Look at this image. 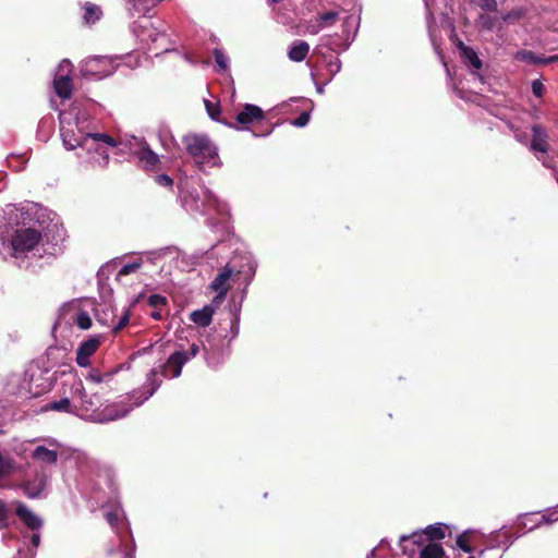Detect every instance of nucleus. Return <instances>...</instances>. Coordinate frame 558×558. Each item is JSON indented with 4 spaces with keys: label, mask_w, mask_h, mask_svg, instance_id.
<instances>
[{
    "label": "nucleus",
    "mask_w": 558,
    "mask_h": 558,
    "mask_svg": "<svg viewBox=\"0 0 558 558\" xmlns=\"http://www.w3.org/2000/svg\"><path fill=\"white\" fill-rule=\"evenodd\" d=\"M186 153L193 158L199 170L221 165L218 148L206 134L191 133L182 137Z\"/></svg>",
    "instance_id": "1"
},
{
    "label": "nucleus",
    "mask_w": 558,
    "mask_h": 558,
    "mask_svg": "<svg viewBox=\"0 0 558 558\" xmlns=\"http://www.w3.org/2000/svg\"><path fill=\"white\" fill-rule=\"evenodd\" d=\"M61 136L64 146L68 149H75L76 147H83L87 150L95 149V151L101 155V159L104 165H107L109 161V156L107 151L102 150L101 153L98 142H104L109 146H117V142L110 135L105 133H83L81 130L72 126L61 128Z\"/></svg>",
    "instance_id": "2"
},
{
    "label": "nucleus",
    "mask_w": 558,
    "mask_h": 558,
    "mask_svg": "<svg viewBox=\"0 0 558 558\" xmlns=\"http://www.w3.org/2000/svg\"><path fill=\"white\" fill-rule=\"evenodd\" d=\"M71 389L73 398L80 400V405H76V414L89 418H97V411L102 404L98 392L88 396L81 379L74 380Z\"/></svg>",
    "instance_id": "3"
},
{
    "label": "nucleus",
    "mask_w": 558,
    "mask_h": 558,
    "mask_svg": "<svg viewBox=\"0 0 558 558\" xmlns=\"http://www.w3.org/2000/svg\"><path fill=\"white\" fill-rule=\"evenodd\" d=\"M40 231L33 228L17 229L11 239L13 256L20 257L21 254L29 252L40 242Z\"/></svg>",
    "instance_id": "4"
},
{
    "label": "nucleus",
    "mask_w": 558,
    "mask_h": 558,
    "mask_svg": "<svg viewBox=\"0 0 558 558\" xmlns=\"http://www.w3.org/2000/svg\"><path fill=\"white\" fill-rule=\"evenodd\" d=\"M81 72L83 76H107L111 73L110 61L107 57H89L84 60Z\"/></svg>",
    "instance_id": "5"
},
{
    "label": "nucleus",
    "mask_w": 558,
    "mask_h": 558,
    "mask_svg": "<svg viewBox=\"0 0 558 558\" xmlns=\"http://www.w3.org/2000/svg\"><path fill=\"white\" fill-rule=\"evenodd\" d=\"M101 344V337L94 336L81 342L76 350V364L81 367L90 365V356H93Z\"/></svg>",
    "instance_id": "6"
},
{
    "label": "nucleus",
    "mask_w": 558,
    "mask_h": 558,
    "mask_svg": "<svg viewBox=\"0 0 558 558\" xmlns=\"http://www.w3.org/2000/svg\"><path fill=\"white\" fill-rule=\"evenodd\" d=\"M187 361L189 356L183 351H175L168 357L166 364L163 365V375L171 376L172 378L179 377L181 375L183 365Z\"/></svg>",
    "instance_id": "7"
},
{
    "label": "nucleus",
    "mask_w": 558,
    "mask_h": 558,
    "mask_svg": "<svg viewBox=\"0 0 558 558\" xmlns=\"http://www.w3.org/2000/svg\"><path fill=\"white\" fill-rule=\"evenodd\" d=\"M264 119H265V113L262 110V108H259L256 105H252V104L244 105L242 111H240L235 116L236 123H239L243 126H246L254 122L263 121Z\"/></svg>",
    "instance_id": "8"
},
{
    "label": "nucleus",
    "mask_w": 558,
    "mask_h": 558,
    "mask_svg": "<svg viewBox=\"0 0 558 558\" xmlns=\"http://www.w3.org/2000/svg\"><path fill=\"white\" fill-rule=\"evenodd\" d=\"M233 274V269L229 267V265L225 266L223 269L216 276V278L210 283V289L218 292L216 299H225L230 284L228 283L229 279Z\"/></svg>",
    "instance_id": "9"
},
{
    "label": "nucleus",
    "mask_w": 558,
    "mask_h": 558,
    "mask_svg": "<svg viewBox=\"0 0 558 558\" xmlns=\"http://www.w3.org/2000/svg\"><path fill=\"white\" fill-rule=\"evenodd\" d=\"M15 513L21 521L33 531L39 530L43 525V520L33 513L23 502H17Z\"/></svg>",
    "instance_id": "10"
},
{
    "label": "nucleus",
    "mask_w": 558,
    "mask_h": 558,
    "mask_svg": "<svg viewBox=\"0 0 558 558\" xmlns=\"http://www.w3.org/2000/svg\"><path fill=\"white\" fill-rule=\"evenodd\" d=\"M531 148L541 153L548 150L547 134L539 124L532 126Z\"/></svg>",
    "instance_id": "11"
},
{
    "label": "nucleus",
    "mask_w": 558,
    "mask_h": 558,
    "mask_svg": "<svg viewBox=\"0 0 558 558\" xmlns=\"http://www.w3.org/2000/svg\"><path fill=\"white\" fill-rule=\"evenodd\" d=\"M310 52V45L305 40H294L288 51V57L293 62H302Z\"/></svg>",
    "instance_id": "12"
},
{
    "label": "nucleus",
    "mask_w": 558,
    "mask_h": 558,
    "mask_svg": "<svg viewBox=\"0 0 558 558\" xmlns=\"http://www.w3.org/2000/svg\"><path fill=\"white\" fill-rule=\"evenodd\" d=\"M215 311L210 305L204 306L191 313L190 319L199 327H207L211 324Z\"/></svg>",
    "instance_id": "13"
},
{
    "label": "nucleus",
    "mask_w": 558,
    "mask_h": 558,
    "mask_svg": "<svg viewBox=\"0 0 558 558\" xmlns=\"http://www.w3.org/2000/svg\"><path fill=\"white\" fill-rule=\"evenodd\" d=\"M449 526L445 523H435L426 526L424 533L428 543H437L447 536Z\"/></svg>",
    "instance_id": "14"
},
{
    "label": "nucleus",
    "mask_w": 558,
    "mask_h": 558,
    "mask_svg": "<svg viewBox=\"0 0 558 558\" xmlns=\"http://www.w3.org/2000/svg\"><path fill=\"white\" fill-rule=\"evenodd\" d=\"M56 94L62 99H69L72 96V81L68 75H62L53 81Z\"/></svg>",
    "instance_id": "15"
},
{
    "label": "nucleus",
    "mask_w": 558,
    "mask_h": 558,
    "mask_svg": "<svg viewBox=\"0 0 558 558\" xmlns=\"http://www.w3.org/2000/svg\"><path fill=\"white\" fill-rule=\"evenodd\" d=\"M137 157L146 170H154L160 163L159 156L149 147H143L137 151Z\"/></svg>",
    "instance_id": "16"
},
{
    "label": "nucleus",
    "mask_w": 558,
    "mask_h": 558,
    "mask_svg": "<svg viewBox=\"0 0 558 558\" xmlns=\"http://www.w3.org/2000/svg\"><path fill=\"white\" fill-rule=\"evenodd\" d=\"M33 458L46 464H56L58 461V452L56 450L48 449L45 446H38L33 451Z\"/></svg>",
    "instance_id": "17"
},
{
    "label": "nucleus",
    "mask_w": 558,
    "mask_h": 558,
    "mask_svg": "<svg viewBox=\"0 0 558 558\" xmlns=\"http://www.w3.org/2000/svg\"><path fill=\"white\" fill-rule=\"evenodd\" d=\"M46 410L65 412L70 414H76V405L72 404L71 400L65 397L58 401H51L46 407Z\"/></svg>",
    "instance_id": "18"
},
{
    "label": "nucleus",
    "mask_w": 558,
    "mask_h": 558,
    "mask_svg": "<svg viewBox=\"0 0 558 558\" xmlns=\"http://www.w3.org/2000/svg\"><path fill=\"white\" fill-rule=\"evenodd\" d=\"M420 558H445V549L439 543H427L420 549Z\"/></svg>",
    "instance_id": "19"
},
{
    "label": "nucleus",
    "mask_w": 558,
    "mask_h": 558,
    "mask_svg": "<svg viewBox=\"0 0 558 558\" xmlns=\"http://www.w3.org/2000/svg\"><path fill=\"white\" fill-rule=\"evenodd\" d=\"M458 48L461 51L462 57L468 60V62L474 68V69H481L482 68V61L478 58L477 53L474 51L473 48L465 46L461 40L458 43Z\"/></svg>",
    "instance_id": "20"
},
{
    "label": "nucleus",
    "mask_w": 558,
    "mask_h": 558,
    "mask_svg": "<svg viewBox=\"0 0 558 558\" xmlns=\"http://www.w3.org/2000/svg\"><path fill=\"white\" fill-rule=\"evenodd\" d=\"M101 15H102V11H101L100 7H98L92 2L85 3L83 19L86 24L90 25V24L96 23L97 21L100 20Z\"/></svg>",
    "instance_id": "21"
},
{
    "label": "nucleus",
    "mask_w": 558,
    "mask_h": 558,
    "mask_svg": "<svg viewBox=\"0 0 558 558\" xmlns=\"http://www.w3.org/2000/svg\"><path fill=\"white\" fill-rule=\"evenodd\" d=\"M44 481H28L23 484V492L24 494L29 498H36L38 497L41 492L44 490Z\"/></svg>",
    "instance_id": "22"
},
{
    "label": "nucleus",
    "mask_w": 558,
    "mask_h": 558,
    "mask_svg": "<svg viewBox=\"0 0 558 558\" xmlns=\"http://www.w3.org/2000/svg\"><path fill=\"white\" fill-rule=\"evenodd\" d=\"M515 59L519 61L526 62L529 64L544 65V58L537 56L531 50H521L515 54Z\"/></svg>",
    "instance_id": "23"
},
{
    "label": "nucleus",
    "mask_w": 558,
    "mask_h": 558,
    "mask_svg": "<svg viewBox=\"0 0 558 558\" xmlns=\"http://www.w3.org/2000/svg\"><path fill=\"white\" fill-rule=\"evenodd\" d=\"M339 20L338 11H327L319 13L317 16L318 26L324 28L328 26H332Z\"/></svg>",
    "instance_id": "24"
},
{
    "label": "nucleus",
    "mask_w": 558,
    "mask_h": 558,
    "mask_svg": "<svg viewBox=\"0 0 558 558\" xmlns=\"http://www.w3.org/2000/svg\"><path fill=\"white\" fill-rule=\"evenodd\" d=\"M472 536H473L472 531L462 532L456 538L457 546L464 553H472L473 551V547L471 546Z\"/></svg>",
    "instance_id": "25"
},
{
    "label": "nucleus",
    "mask_w": 558,
    "mask_h": 558,
    "mask_svg": "<svg viewBox=\"0 0 558 558\" xmlns=\"http://www.w3.org/2000/svg\"><path fill=\"white\" fill-rule=\"evenodd\" d=\"M111 378H112V373H110V372L101 373L97 368H92L89 371L88 375L86 376V379L94 384H102V383L107 384L111 380Z\"/></svg>",
    "instance_id": "26"
},
{
    "label": "nucleus",
    "mask_w": 558,
    "mask_h": 558,
    "mask_svg": "<svg viewBox=\"0 0 558 558\" xmlns=\"http://www.w3.org/2000/svg\"><path fill=\"white\" fill-rule=\"evenodd\" d=\"M408 541H411L414 545H417L421 548L428 543V541L426 539L424 530H422L421 532H414L409 536H402L400 538L401 543H404Z\"/></svg>",
    "instance_id": "27"
},
{
    "label": "nucleus",
    "mask_w": 558,
    "mask_h": 558,
    "mask_svg": "<svg viewBox=\"0 0 558 558\" xmlns=\"http://www.w3.org/2000/svg\"><path fill=\"white\" fill-rule=\"evenodd\" d=\"M147 304L155 310H161L168 304V300L163 295L151 294L148 296Z\"/></svg>",
    "instance_id": "28"
},
{
    "label": "nucleus",
    "mask_w": 558,
    "mask_h": 558,
    "mask_svg": "<svg viewBox=\"0 0 558 558\" xmlns=\"http://www.w3.org/2000/svg\"><path fill=\"white\" fill-rule=\"evenodd\" d=\"M75 324L81 329H89L92 327V318L87 312H80L75 318Z\"/></svg>",
    "instance_id": "29"
},
{
    "label": "nucleus",
    "mask_w": 558,
    "mask_h": 558,
    "mask_svg": "<svg viewBox=\"0 0 558 558\" xmlns=\"http://www.w3.org/2000/svg\"><path fill=\"white\" fill-rule=\"evenodd\" d=\"M310 119H311V111L305 110L296 119L292 120L291 124L296 128H303L310 122Z\"/></svg>",
    "instance_id": "30"
},
{
    "label": "nucleus",
    "mask_w": 558,
    "mask_h": 558,
    "mask_svg": "<svg viewBox=\"0 0 558 558\" xmlns=\"http://www.w3.org/2000/svg\"><path fill=\"white\" fill-rule=\"evenodd\" d=\"M341 69V62L338 57L330 54V59L327 63V70L331 75L337 74Z\"/></svg>",
    "instance_id": "31"
},
{
    "label": "nucleus",
    "mask_w": 558,
    "mask_h": 558,
    "mask_svg": "<svg viewBox=\"0 0 558 558\" xmlns=\"http://www.w3.org/2000/svg\"><path fill=\"white\" fill-rule=\"evenodd\" d=\"M205 106H206L208 116L211 119L219 121L218 116L220 114V106L218 104H214L209 100H205Z\"/></svg>",
    "instance_id": "32"
},
{
    "label": "nucleus",
    "mask_w": 558,
    "mask_h": 558,
    "mask_svg": "<svg viewBox=\"0 0 558 558\" xmlns=\"http://www.w3.org/2000/svg\"><path fill=\"white\" fill-rule=\"evenodd\" d=\"M130 316H131V311H130V308H128L121 315V317L119 318V322L117 323V325L113 327V331L118 332V331L122 330L125 326H128V324L130 322Z\"/></svg>",
    "instance_id": "33"
},
{
    "label": "nucleus",
    "mask_w": 558,
    "mask_h": 558,
    "mask_svg": "<svg viewBox=\"0 0 558 558\" xmlns=\"http://www.w3.org/2000/svg\"><path fill=\"white\" fill-rule=\"evenodd\" d=\"M214 57H215V61L219 65V68L221 70H226L228 64H227V57L225 56V53L220 49L216 48L214 50Z\"/></svg>",
    "instance_id": "34"
},
{
    "label": "nucleus",
    "mask_w": 558,
    "mask_h": 558,
    "mask_svg": "<svg viewBox=\"0 0 558 558\" xmlns=\"http://www.w3.org/2000/svg\"><path fill=\"white\" fill-rule=\"evenodd\" d=\"M141 267L140 263H130L121 267V269L118 272V276H128L134 271H136Z\"/></svg>",
    "instance_id": "35"
},
{
    "label": "nucleus",
    "mask_w": 558,
    "mask_h": 558,
    "mask_svg": "<svg viewBox=\"0 0 558 558\" xmlns=\"http://www.w3.org/2000/svg\"><path fill=\"white\" fill-rule=\"evenodd\" d=\"M155 182L158 185L165 186V187H172L173 180L168 174H158L155 178Z\"/></svg>",
    "instance_id": "36"
},
{
    "label": "nucleus",
    "mask_w": 558,
    "mask_h": 558,
    "mask_svg": "<svg viewBox=\"0 0 558 558\" xmlns=\"http://www.w3.org/2000/svg\"><path fill=\"white\" fill-rule=\"evenodd\" d=\"M532 92L536 97H543L545 92V86L539 80H534L532 82Z\"/></svg>",
    "instance_id": "37"
},
{
    "label": "nucleus",
    "mask_w": 558,
    "mask_h": 558,
    "mask_svg": "<svg viewBox=\"0 0 558 558\" xmlns=\"http://www.w3.org/2000/svg\"><path fill=\"white\" fill-rule=\"evenodd\" d=\"M108 558H134L133 550L129 551H120V550H110L108 554Z\"/></svg>",
    "instance_id": "38"
},
{
    "label": "nucleus",
    "mask_w": 558,
    "mask_h": 558,
    "mask_svg": "<svg viewBox=\"0 0 558 558\" xmlns=\"http://www.w3.org/2000/svg\"><path fill=\"white\" fill-rule=\"evenodd\" d=\"M105 518L112 527L117 526L119 522V515L116 511L106 512Z\"/></svg>",
    "instance_id": "39"
},
{
    "label": "nucleus",
    "mask_w": 558,
    "mask_h": 558,
    "mask_svg": "<svg viewBox=\"0 0 558 558\" xmlns=\"http://www.w3.org/2000/svg\"><path fill=\"white\" fill-rule=\"evenodd\" d=\"M9 511L7 509L5 504L0 500V522L5 523L8 520Z\"/></svg>",
    "instance_id": "40"
},
{
    "label": "nucleus",
    "mask_w": 558,
    "mask_h": 558,
    "mask_svg": "<svg viewBox=\"0 0 558 558\" xmlns=\"http://www.w3.org/2000/svg\"><path fill=\"white\" fill-rule=\"evenodd\" d=\"M199 352V345L197 343H192L187 350V352H184L187 356H189V360L191 357H195Z\"/></svg>",
    "instance_id": "41"
},
{
    "label": "nucleus",
    "mask_w": 558,
    "mask_h": 558,
    "mask_svg": "<svg viewBox=\"0 0 558 558\" xmlns=\"http://www.w3.org/2000/svg\"><path fill=\"white\" fill-rule=\"evenodd\" d=\"M483 9L487 11H496L497 10V1L496 0H484Z\"/></svg>",
    "instance_id": "42"
},
{
    "label": "nucleus",
    "mask_w": 558,
    "mask_h": 558,
    "mask_svg": "<svg viewBox=\"0 0 558 558\" xmlns=\"http://www.w3.org/2000/svg\"><path fill=\"white\" fill-rule=\"evenodd\" d=\"M31 543H32V545H33L34 547L39 546V544H40V535H39V534H37V533H34V534L32 535Z\"/></svg>",
    "instance_id": "43"
},
{
    "label": "nucleus",
    "mask_w": 558,
    "mask_h": 558,
    "mask_svg": "<svg viewBox=\"0 0 558 558\" xmlns=\"http://www.w3.org/2000/svg\"><path fill=\"white\" fill-rule=\"evenodd\" d=\"M556 61H558V56H550L548 58H544V65Z\"/></svg>",
    "instance_id": "44"
},
{
    "label": "nucleus",
    "mask_w": 558,
    "mask_h": 558,
    "mask_svg": "<svg viewBox=\"0 0 558 558\" xmlns=\"http://www.w3.org/2000/svg\"><path fill=\"white\" fill-rule=\"evenodd\" d=\"M150 316L156 319V320H160L162 318V315H161V312L160 310H155Z\"/></svg>",
    "instance_id": "45"
},
{
    "label": "nucleus",
    "mask_w": 558,
    "mask_h": 558,
    "mask_svg": "<svg viewBox=\"0 0 558 558\" xmlns=\"http://www.w3.org/2000/svg\"><path fill=\"white\" fill-rule=\"evenodd\" d=\"M158 385L155 384V380H153L151 383V388L150 390L148 391V396L146 397V399H148L149 397H151L154 395V392L156 391Z\"/></svg>",
    "instance_id": "46"
},
{
    "label": "nucleus",
    "mask_w": 558,
    "mask_h": 558,
    "mask_svg": "<svg viewBox=\"0 0 558 558\" xmlns=\"http://www.w3.org/2000/svg\"><path fill=\"white\" fill-rule=\"evenodd\" d=\"M281 1H282V0H268V2H269V3H271V4H272V3H279V2H281Z\"/></svg>",
    "instance_id": "47"
},
{
    "label": "nucleus",
    "mask_w": 558,
    "mask_h": 558,
    "mask_svg": "<svg viewBox=\"0 0 558 558\" xmlns=\"http://www.w3.org/2000/svg\"><path fill=\"white\" fill-rule=\"evenodd\" d=\"M469 558H475V557L471 556V557H469Z\"/></svg>",
    "instance_id": "48"
}]
</instances>
